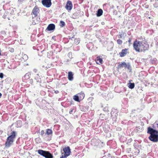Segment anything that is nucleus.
Returning <instances> with one entry per match:
<instances>
[{
	"label": "nucleus",
	"instance_id": "1",
	"mask_svg": "<svg viewBox=\"0 0 158 158\" xmlns=\"http://www.w3.org/2000/svg\"><path fill=\"white\" fill-rule=\"evenodd\" d=\"M133 46L135 51L139 52H145L149 48V45L146 41L137 40L134 42Z\"/></svg>",
	"mask_w": 158,
	"mask_h": 158
},
{
	"label": "nucleus",
	"instance_id": "2",
	"mask_svg": "<svg viewBox=\"0 0 158 158\" xmlns=\"http://www.w3.org/2000/svg\"><path fill=\"white\" fill-rule=\"evenodd\" d=\"M147 133L150 134L148 139L154 142H158V131L151 127L148 128Z\"/></svg>",
	"mask_w": 158,
	"mask_h": 158
},
{
	"label": "nucleus",
	"instance_id": "3",
	"mask_svg": "<svg viewBox=\"0 0 158 158\" xmlns=\"http://www.w3.org/2000/svg\"><path fill=\"white\" fill-rule=\"evenodd\" d=\"M15 136L16 132L15 131H13L11 133V135L7 137L6 141L5 143V146L6 148L10 147L11 144H12Z\"/></svg>",
	"mask_w": 158,
	"mask_h": 158
},
{
	"label": "nucleus",
	"instance_id": "4",
	"mask_svg": "<svg viewBox=\"0 0 158 158\" xmlns=\"http://www.w3.org/2000/svg\"><path fill=\"white\" fill-rule=\"evenodd\" d=\"M39 154L45 158H53L52 154L49 151L39 149L38 150Z\"/></svg>",
	"mask_w": 158,
	"mask_h": 158
},
{
	"label": "nucleus",
	"instance_id": "5",
	"mask_svg": "<svg viewBox=\"0 0 158 158\" xmlns=\"http://www.w3.org/2000/svg\"><path fill=\"white\" fill-rule=\"evenodd\" d=\"M117 113V111L114 108H113L112 109V110L110 113L111 117H112L113 120L114 121H116L117 116L118 115Z\"/></svg>",
	"mask_w": 158,
	"mask_h": 158
},
{
	"label": "nucleus",
	"instance_id": "6",
	"mask_svg": "<svg viewBox=\"0 0 158 158\" xmlns=\"http://www.w3.org/2000/svg\"><path fill=\"white\" fill-rule=\"evenodd\" d=\"M42 3L43 6L46 7H49L52 5L51 0H42Z\"/></svg>",
	"mask_w": 158,
	"mask_h": 158
},
{
	"label": "nucleus",
	"instance_id": "7",
	"mask_svg": "<svg viewBox=\"0 0 158 158\" xmlns=\"http://www.w3.org/2000/svg\"><path fill=\"white\" fill-rule=\"evenodd\" d=\"M63 150L64 152V155L65 156H68L70 155L71 152L70 148L69 146L64 148Z\"/></svg>",
	"mask_w": 158,
	"mask_h": 158
},
{
	"label": "nucleus",
	"instance_id": "8",
	"mask_svg": "<svg viewBox=\"0 0 158 158\" xmlns=\"http://www.w3.org/2000/svg\"><path fill=\"white\" fill-rule=\"evenodd\" d=\"M39 10L36 6H35L33 9L31 14L34 15V17H36L37 16L38 14L39 13Z\"/></svg>",
	"mask_w": 158,
	"mask_h": 158
},
{
	"label": "nucleus",
	"instance_id": "9",
	"mask_svg": "<svg viewBox=\"0 0 158 158\" xmlns=\"http://www.w3.org/2000/svg\"><path fill=\"white\" fill-rule=\"evenodd\" d=\"M72 2L70 1H68L66 3L65 8L68 10H70L72 8Z\"/></svg>",
	"mask_w": 158,
	"mask_h": 158
},
{
	"label": "nucleus",
	"instance_id": "10",
	"mask_svg": "<svg viewBox=\"0 0 158 158\" xmlns=\"http://www.w3.org/2000/svg\"><path fill=\"white\" fill-rule=\"evenodd\" d=\"M45 80H39L37 81V82H40V85L43 87H45L47 85V82L45 81Z\"/></svg>",
	"mask_w": 158,
	"mask_h": 158
},
{
	"label": "nucleus",
	"instance_id": "11",
	"mask_svg": "<svg viewBox=\"0 0 158 158\" xmlns=\"http://www.w3.org/2000/svg\"><path fill=\"white\" fill-rule=\"evenodd\" d=\"M55 26L53 24H50L48 26L47 30L48 31L54 30L55 29Z\"/></svg>",
	"mask_w": 158,
	"mask_h": 158
},
{
	"label": "nucleus",
	"instance_id": "12",
	"mask_svg": "<svg viewBox=\"0 0 158 158\" xmlns=\"http://www.w3.org/2000/svg\"><path fill=\"white\" fill-rule=\"evenodd\" d=\"M132 81V80H130L129 81V82L127 83V86L129 88L132 89L135 87V83L131 82Z\"/></svg>",
	"mask_w": 158,
	"mask_h": 158
},
{
	"label": "nucleus",
	"instance_id": "13",
	"mask_svg": "<svg viewBox=\"0 0 158 158\" xmlns=\"http://www.w3.org/2000/svg\"><path fill=\"white\" fill-rule=\"evenodd\" d=\"M127 49H123L122 51L119 52V55L121 57H123L125 56L127 53Z\"/></svg>",
	"mask_w": 158,
	"mask_h": 158
},
{
	"label": "nucleus",
	"instance_id": "14",
	"mask_svg": "<svg viewBox=\"0 0 158 158\" xmlns=\"http://www.w3.org/2000/svg\"><path fill=\"white\" fill-rule=\"evenodd\" d=\"M77 94L80 100L81 101L85 97V95L84 93L83 92H81V93Z\"/></svg>",
	"mask_w": 158,
	"mask_h": 158
},
{
	"label": "nucleus",
	"instance_id": "15",
	"mask_svg": "<svg viewBox=\"0 0 158 158\" xmlns=\"http://www.w3.org/2000/svg\"><path fill=\"white\" fill-rule=\"evenodd\" d=\"M125 64L124 65V67L125 68H127L128 69V70L130 72H131V69L130 64L129 63H126L125 62Z\"/></svg>",
	"mask_w": 158,
	"mask_h": 158
},
{
	"label": "nucleus",
	"instance_id": "16",
	"mask_svg": "<svg viewBox=\"0 0 158 158\" xmlns=\"http://www.w3.org/2000/svg\"><path fill=\"white\" fill-rule=\"evenodd\" d=\"M73 99L76 101L79 102L81 100H80L78 94L75 95L73 97Z\"/></svg>",
	"mask_w": 158,
	"mask_h": 158
},
{
	"label": "nucleus",
	"instance_id": "17",
	"mask_svg": "<svg viewBox=\"0 0 158 158\" xmlns=\"http://www.w3.org/2000/svg\"><path fill=\"white\" fill-rule=\"evenodd\" d=\"M103 13V10L102 9H99L97 13V16L98 17H99L101 16Z\"/></svg>",
	"mask_w": 158,
	"mask_h": 158
},
{
	"label": "nucleus",
	"instance_id": "18",
	"mask_svg": "<svg viewBox=\"0 0 158 158\" xmlns=\"http://www.w3.org/2000/svg\"><path fill=\"white\" fill-rule=\"evenodd\" d=\"M102 59L100 58V57H98L96 59V63L97 64H102Z\"/></svg>",
	"mask_w": 158,
	"mask_h": 158
},
{
	"label": "nucleus",
	"instance_id": "19",
	"mask_svg": "<svg viewBox=\"0 0 158 158\" xmlns=\"http://www.w3.org/2000/svg\"><path fill=\"white\" fill-rule=\"evenodd\" d=\"M124 33L122 32H119V34L117 35V37L119 38H124Z\"/></svg>",
	"mask_w": 158,
	"mask_h": 158
},
{
	"label": "nucleus",
	"instance_id": "20",
	"mask_svg": "<svg viewBox=\"0 0 158 158\" xmlns=\"http://www.w3.org/2000/svg\"><path fill=\"white\" fill-rule=\"evenodd\" d=\"M31 73L30 72H28L24 75V77L26 79H29L31 77Z\"/></svg>",
	"mask_w": 158,
	"mask_h": 158
},
{
	"label": "nucleus",
	"instance_id": "21",
	"mask_svg": "<svg viewBox=\"0 0 158 158\" xmlns=\"http://www.w3.org/2000/svg\"><path fill=\"white\" fill-rule=\"evenodd\" d=\"M125 62H121V63H119V64L118 65V68L120 69L123 68L124 67V65L125 64Z\"/></svg>",
	"mask_w": 158,
	"mask_h": 158
},
{
	"label": "nucleus",
	"instance_id": "22",
	"mask_svg": "<svg viewBox=\"0 0 158 158\" xmlns=\"http://www.w3.org/2000/svg\"><path fill=\"white\" fill-rule=\"evenodd\" d=\"M73 74L71 72H69L68 73V79H73Z\"/></svg>",
	"mask_w": 158,
	"mask_h": 158
},
{
	"label": "nucleus",
	"instance_id": "23",
	"mask_svg": "<svg viewBox=\"0 0 158 158\" xmlns=\"http://www.w3.org/2000/svg\"><path fill=\"white\" fill-rule=\"evenodd\" d=\"M52 130L50 129H47L46 130V133L48 135H50L52 133Z\"/></svg>",
	"mask_w": 158,
	"mask_h": 158
},
{
	"label": "nucleus",
	"instance_id": "24",
	"mask_svg": "<svg viewBox=\"0 0 158 158\" xmlns=\"http://www.w3.org/2000/svg\"><path fill=\"white\" fill-rule=\"evenodd\" d=\"M22 125V122L21 121H18L17 122V127H20Z\"/></svg>",
	"mask_w": 158,
	"mask_h": 158
},
{
	"label": "nucleus",
	"instance_id": "25",
	"mask_svg": "<svg viewBox=\"0 0 158 158\" xmlns=\"http://www.w3.org/2000/svg\"><path fill=\"white\" fill-rule=\"evenodd\" d=\"M65 25V23L62 21H61L60 22V26L61 27H63Z\"/></svg>",
	"mask_w": 158,
	"mask_h": 158
},
{
	"label": "nucleus",
	"instance_id": "26",
	"mask_svg": "<svg viewBox=\"0 0 158 158\" xmlns=\"http://www.w3.org/2000/svg\"><path fill=\"white\" fill-rule=\"evenodd\" d=\"M117 42L118 44L119 45H121L123 43L122 41L120 39L118 40L117 41Z\"/></svg>",
	"mask_w": 158,
	"mask_h": 158
},
{
	"label": "nucleus",
	"instance_id": "27",
	"mask_svg": "<svg viewBox=\"0 0 158 158\" xmlns=\"http://www.w3.org/2000/svg\"><path fill=\"white\" fill-rule=\"evenodd\" d=\"M134 146L135 148H137V147L139 146V144L137 142H135L134 144Z\"/></svg>",
	"mask_w": 158,
	"mask_h": 158
},
{
	"label": "nucleus",
	"instance_id": "28",
	"mask_svg": "<svg viewBox=\"0 0 158 158\" xmlns=\"http://www.w3.org/2000/svg\"><path fill=\"white\" fill-rule=\"evenodd\" d=\"M81 110L84 111H85L86 110H87V109L86 107H84L83 106H81Z\"/></svg>",
	"mask_w": 158,
	"mask_h": 158
},
{
	"label": "nucleus",
	"instance_id": "29",
	"mask_svg": "<svg viewBox=\"0 0 158 158\" xmlns=\"http://www.w3.org/2000/svg\"><path fill=\"white\" fill-rule=\"evenodd\" d=\"M103 110L104 111H109V110H108V107H107V106H106L103 109Z\"/></svg>",
	"mask_w": 158,
	"mask_h": 158
},
{
	"label": "nucleus",
	"instance_id": "30",
	"mask_svg": "<svg viewBox=\"0 0 158 158\" xmlns=\"http://www.w3.org/2000/svg\"><path fill=\"white\" fill-rule=\"evenodd\" d=\"M74 41L77 44H78L79 43V41L78 39H75Z\"/></svg>",
	"mask_w": 158,
	"mask_h": 158
},
{
	"label": "nucleus",
	"instance_id": "31",
	"mask_svg": "<svg viewBox=\"0 0 158 158\" xmlns=\"http://www.w3.org/2000/svg\"><path fill=\"white\" fill-rule=\"evenodd\" d=\"M135 152L137 154V155L139 154V150L137 148H135Z\"/></svg>",
	"mask_w": 158,
	"mask_h": 158
},
{
	"label": "nucleus",
	"instance_id": "32",
	"mask_svg": "<svg viewBox=\"0 0 158 158\" xmlns=\"http://www.w3.org/2000/svg\"><path fill=\"white\" fill-rule=\"evenodd\" d=\"M36 76L35 77V79H36L35 78H36L38 79H41V78L40 77V76L38 74H36Z\"/></svg>",
	"mask_w": 158,
	"mask_h": 158
},
{
	"label": "nucleus",
	"instance_id": "33",
	"mask_svg": "<svg viewBox=\"0 0 158 158\" xmlns=\"http://www.w3.org/2000/svg\"><path fill=\"white\" fill-rule=\"evenodd\" d=\"M9 50L11 52H14V49L12 48H9Z\"/></svg>",
	"mask_w": 158,
	"mask_h": 158
},
{
	"label": "nucleus",
	"instance_id": "34",
	"mask_svg": "<svg viewBox=\"0 0 158 158\" xmlns=\"http://www.w3.org/2000/svg\"><path fill=\"white\" fill-rule=\"evenodd\" d=\"M23 57L26 59V60H27L28 58L27 56L26 55H24L23 56Z\"/></svg>",
	"mask_w": 158,
	"mask_h": 158
},
{
	"label": "nucleus",
	"instance_id": "35",
	"mask_svg": "<svg viewBox=\"0 0 158 158\" xmlns=\"http://www.w3.org/2000/svg\"><path fill=\"white\" fill-rule=\"evenodd\" d=\"M3 74L2 73H0V78H3Z\"/></svg>",
	"mask_w": 158,
	"mask_h": 158
},
{
	"label": "nucleus",
	"instance_id": "36",
	"mask_svg": "<svg viewBox=\"0 0 158 158\" xmlns=\"http://www.w3.org/2000/svg\"><path fill=\"white\" fill-rule=\"evenodd\" d=\"M44 134V131L43 130H42L41 132V135H43Z\"/></svg>",
	"mask_w": 158,
	"mask_h": 158
},
{
	"label": "nucleus",
	"instance_id": "37",
	"mask_svg": "<svg viewBox=\"0 0 158 158\" xmlns=\"http://www.w3.org/2000/svg\"><path fill=\"white\" fill-rule=\"evenodd\" d=\"M67 156H65L64 155H62L60 158H67Z\"/></svg>",
	"mask_w": 158,
	"mask_h": 158
},
{
	"label": "nucleus",
	"instance_id": "38",
	"mask_svg": "<svg viewBox=\"0 0 158 158\" xmlns=\"http://www.w3.org/2000/svg\"><path fill=\"white\" fill-rule=\"evenodd\" d=\"M71 55H72V53L71 52H69L68 53V56H69V57H70V56H71Z\"/></svg>",
	"mask_w": 158,
	"mask_h": 158
},
{
	"label": "nucleus",
	"instance_id": "39",
	"mask_svg": "<svg viewBox=\"0 0 158 158\" xmlns=\"http://www.w3.org/2000/svg\"><path fill=\"white\" fill-rule=\"evenodd\" d=\"M73 111V109H71L69 112V114H72V113Z\"/></svg>",
	"mask_w": 158,
	"mask_h": 158
},
{
	"label": "nucleus",
	"instance_id": "40",
	"mask_svg": "<svg viewBox=\"0 0 158 158\" xmlns=\"http://www.w3.org/2000/svg\"><path fill=\"white\" fill-rule=\"evenodd\" d=\"M131 39L130 38H129L128 40V42L129 43V44H131Z\"/></svg>",
	"mask_w": 158,
	"mask_h": 158
},
{
	"label": "nucleus",
	"instance_id": "41",
	"mask_svg": "<svg viewBox=\"0 0 158 158\" xmlns=\"http://www.w3.org/2000/svg\"><path fill=\"white\" fill-rule=\"evenodd\" d=\"M55 93L56 94H58L59 93V91L58 90H56L55 91Z\"/></svg>",
	"mask_w": 158,
	"mask_h": 158
},
{
	"label": "nucleus",
	"instance_id": "42",
	"mask_svg": "<svg viewBox=\"0 0 158 158\" xmlns=\"http://www.w3.org/2000/svg\"><path fill=\"white\" fill-rule=\"evenodd\" d=\"M154 63H156V59H154Z\"/></svg>",
	"mask_w": 158,
	"mask_h": 158
},
{
	"label": "nucleus",
	"instance_id": "43",
	"mask_svg": "<svg viewBox=\"0 0 158 158\" xmlns=\"http://www.w3.org/2000/svg\"><path fill=\"white\" fill-rule=\"evenodd\" d=\"M34 71L36 73L37 71V70L36 69H34Z\"/></svg>",
	"mask_w": 158,
	"mask_h": 158
},
{
	"label": "nucleus",
	"instance_id": "44",
	"mask_svg": "<svg viewBox=\"0 0 158 158\" xmlns=\"http://www.w3.org/2000/svg\"><path fill=\"white\" fill-rule=\"evenodd\" d=\"M2 94L0 93V98L2 97Z\"/></svg>",
	"mask_w": 158,
	"mask_h": 158
},
{
	"label": "nucleus",
	"instance_id": "45",
	"mask_svg": "<svg viewBox=\"0 0 158 158\" xmlns=\"http://www.w3.org/2000/svg\"><path fill=\"white\" fill-rule=\"evenodd\" d=\"M156 125L157 126V128H158V130L157 131H158V123L156 124Z\"/></svg>",
	"mask_w": 158,
	"mask_h": 158
},
{
	"label": "nucleus",
	"instance_id": "46",
	"mask_svg": "<svg viewBox=\"0 0 158 158\" xmlns=\"http://www.w3.org/2000/svg\"><path fill=\"white\" fill-rule=\"evenodd\" d=\"M128 150L129 151H131V148H129V149H128Z\"/></svg>",
	"mask_w": 158,
	"mask_h": 158
},
{
	"label": "nucleus",
	"instance_id": "47",
	"mask_svg": "<svg viewBox=\"0 0 158 158\" xmlns=\"http://www.w3.org/2000/svg\"><path fill=\"white\" fill-rule=\"evenodd\" d=\"M4 81H2V82H4Z\"/></svg>",
	"mask_w": 158,
	"mask_h": 158
},
{
	"label": "nucleus",
	"instance_id": "48",
	"mask_svg": "<svg viewBox=\"0 0 158 158\" xmlns=\"http://www.w3.org/2000/svg\"><path fill=\"white\" fill-rule=\"evenodd\" d=\"M72 38H73V37L72 38H71V40L72 39Z\"/></svg>",
	"mask_w": 158,
	"mask_h": 158
},
{
	"label": "nucleus",
	"instance_id": "49",
	"mask_svg": "<svg viewBox=\"0 0 158 158\" xmlns=\"http://www.w3.org/2000/svg\"><path fill=\"white\" fill-rule=\"evenodd\" d=\"M73 80H71V79H70V80H69V81H72Z\"/></svg>",
	"mask_w": 158,
	"mask_h": 158
},
{
	"label": "nucleus",
	"instance_id": "50",
	"mask_svg": "<svg viewBox=\"0 0 158 158\" xmlns=\"http://www.w3.org/2000/svg\"><path fill=\"white\" fill-rule=\"evenodd\" d=\"M146 86H147V85L146 84L145 85Z\"/></svg>",
	"mask_w": 158,
	"mask_h": 158
}]
</instances>
